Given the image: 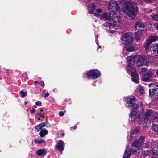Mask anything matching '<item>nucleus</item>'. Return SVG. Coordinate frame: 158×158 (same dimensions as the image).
<instances>
[{
    "mask_svg": "<svg viewBox=\"0 0 158 158\" xmlns=\"http://www.w3.org/2000/svg\"><path fill=\"white\" fill-rule=\"evenodd\" d=\"M137 12L138 10L136 3L128 1L126 3L124 8L123 12L132 19H134L135 18Z\"/></svg>",
    "mask_w": 158,
    "mask_h": 158,
    "instance_id": "obj_1",
    "label": "nucleus"
},
{
    "mask_svg": "<svg viewBox=\"0 0 158 158\" xmlns=\"http://www.w3.org/2000/svg\"><path fill=\"white\" fill-rule=\"evenodd\" d=\"M150 87V96L153 98L158 97V86L155 84L151 83L149 85Z\"/></svg>",
    "mask_w": 158,
    "mask_h": 158,
    "instance_id": "obj_2",
    "label": "nucleus"
},
{
    "mask_svg": "<svg viewBox=\"0 0 158 158\" xmlns=\"http://www.w3.org/2000/svg\"><path fill=\"white\" fill-rule=\"evenodd\" d=\"M119 7L117 2L114 0H110L109 4V9L111 13L114 14L116 11L119 10Z\"/></svg>",
    "mask_w": 158,
    "mask_h": 158,
    "instance_id": "obj_3",
    "label": "nucleus"
},
{
    "mask_svg": "<svg viewBox=\"0 0 158 158\" xmlns=\"http://www.w3.org/2000/svg\"><path fill=\"white\" fill-rule=\"evenodd\" d=\"M110 20H112L114 24V27H120L122 24V23L120 20V16L119 15L114 14L110 13Z\"/></svg>",
    "mask_w": 158,
    "mask_h": 158,
    "instance_id": "obj_4",
    "label": "nucleus"
},
{
    "mask_svg": "<svg viewBox=\"0 0 158 158\" xmlns=\"http://www.w3.org/2000/svg\"><path fill=\"white\" fill-rule=\"evenodd\" d=\"M144 139V137L141 136L139 139H135L132 143V146L136 147L138 150L141 149Z\"/></svg>",
    "mask_w": 158,
    "mask_h": 158,
    "instance_id": "obj_5",
    "label": "nucleus"
},
{
    "mask_svg": "<svg viewBox=\"0 0 158 158\" xmlns=\"http://www.w3.org/2000/svg\"><path fill=\"white\" fill-rule=\"evenodd\" d=\"M154 71L153 70H150L147 71L145 75L143 76L142 81L145 82H149L151 81L152 79L153 78Z\"/></svg>",
    "mask_w": 158,
    "mask_h": 158,
    "instance_id": "obj_6",
    "label": "nucleus"
},
{
    "mask_svg": "<svg viewBox=\"0 0 158 158\" xmlns=\"http://www.w3.org/2000/svg\"><path fill=\"white\" fill-rule=\"evenodd\" d=\"M148 58L146 56H142L139 57L137 61V65L138 66H142L148 64Z\"/></svg>",
    "mask_w": 158,
    "mask_h": 158,
    "instance_id": "obj_7",
    "label": "nucleus"
},
{
    "mask_svg": "<svg viewBox=\"0 0 158 158\" xmlns=\"http://www.w3.org/2000/svg\"><path fill=\"white\" fill-rule=\"evenodd\" d=\"M121 40L126 44L131 43L133 41L132 36L128 33H125L123 34L122 36Z\"/></svg>",
    "mask_w": 158,
    "mask_h": 158,
    "instance_id": "obj_8",
    "label": "nucleus"
},
{
    "mask_svg": "<svg viewBox=\"0 0 158 158\" xmlns=\"http://www.w3.org/2000/svg\"><path fill=\"white\" fill-rule=\"evenodd\" d=\"M100 72L97 70H94L88 72L87 73V76L89 79L92 78H96L100 75Z\"/></svg>",
    "mask_w": 158,
    "mask_h": 158,
    "instance_id": "obj_9",
    "label": "nucleus"
},
{
    "mask_svg": "<svg viewBox=\"0 0 158 158\" xmlns=\"http://www.w3.org/2000/svg\"><path fill=\"white\" fill-rule=\"evenodd\" d=\"M136 98L133 96H131L130 97H127L125 99V102L126 103L129 104V107H131L134 106L135 105L133 103L135 101Z\"/></svg>",
    "mask_w": 158,
    "mask_h": 158,
    "instance_id": "obj_10",
    "label": "nucleus"
},
{
    "mask_svg": "<svg viewBox=\"0 0 158 158\" xmlns=\"http://www.w3.org/2000/svg\"><path fill=\"white\" fill-rule=\"evenodd\" d=\"M152 158H156L158 156L157 152L158 151V147L155 145L154 148L152 149Z\"/></svg>",
    "mask_w": 158,
    "mask_h": 158,
    "instance_id": "obj_11",
    "label": "nucleus"
},
{
    "mask_svg": "<svg viewBox=\"0 0 158 158\" xmlns=\"http://www.w3.org/2000/svg\"><path fill=\"white\" fill-rule=\"evenodd\" d=\"M153 113L152 110L150 109L145 112V114L144 121L145 122H147L150 118V117Z\"/></svg>",
    "mask_w": 158,
    "mask_h": 158,
    "instance_id": "obj_12",
    "label": "nucleus"
},
{
    "mask_svg": "<svg viewBox=\"0 0 158 158\" xmlns=\"http://www.w3.org/2000/svg\"><path fill=\"white\" fill-rule=\"evenodd\" d=\"M131 149L129 146H127V149L125 151L124 156L123 158H130L131 156Z\"/></svg>",
    "mask_w": 158,
    "mask_h": 158,
    "instance_id": "obj_13",
    "label": "nucleus"
},
{
    "mask_svg": "<svg viewBox=\"0 0 158 158\" xmlns=\"http://www.w3.org/2000/svg\"><path fill=\"white\" fill-rule=\"evenodd\" d=\"M131 76L132 77H133L132 78V81L136 83H138L139 81V79L137 73L136 71L132 72Z\"/></svg>",
    "mask_w": 158,
    "mask_h": 158,
    "instance_id": "obj_14",
    "label": "nucleus"
},
{
    "mask_svg": "<svg viewBox=\"0 0 158 158\" xmlns=\"http://www.w3.org/2000/svg\"><path fill=\"white\" fill-rule=\"evenodd\" d=\"M135 108L136 110H140L141 112H143V107L142 102H139L137 104L135 105L134 106V108Z\"/></svg>",
    "mask_w": 158,
    "mask_h": 158,
    "instance_id": "obj_15",
    "label": "nucleus"
},
{
    "mask_svg": "<svg viewBox=\"0 0 158 158\" xmlns=\"http://www.w3.org/2000/svg\"><path fill=\"white\" fill-rule=\"evenodd\" d=\"M56 147L57 148V149L60 151H62L64 150V145H63V141L62 140L60 141L56 145Z\"/></svg>",
    "mask_w": 158,
    "mask_h": 158,
    "instance_id": "obj_16",
    "label": "nucleus"
},
{
    "mask_svg": "<svg viewBox=\"0 0 158 158\" xmlns=\"http://www.w3.org/2000/svg\"><path fill=\"white\" fill-rule=\"evenodd\" d=\"M151 51L152 54L154 56H158V44H156L155 46H153L152 48Z\"/></svg>",
    "mask_w": 158,
    "mask_h": 158,
    "instance_id": "obj_17",
    "label": "nucleus"
},
{
    "mask_svg": "<svg viewBox=\"0 0 158 158\" xmlns=\"http://www.w3.org/2000/svg\"><path fill=\"white\" fill-rule=\"evenodd\" d=\"M126 49L127 51L128 52L135 51L137 50V48L132 45H129L126 47Z\"/></svg>",
    "mask_w": 158,
    "mask_h": 158,
    "instance_id": "obj_18",
    "label": "nucleus"
},
{
    "mask_svg": "<svg viewBox=\"0 0 158 158\" xmlns=\"http://www.w3.org/2000/svg\"><path fill=\"white\" fill-rule=\"evenodd\" d=\"M47 152L45 149H41L39 150L36 152V154L37 155L39 156H44L46 154Z\"/></svg>",
    "mask_w": 158,
    "mask_h": 158,
    "instance_id": "obj_19",
    "label": "nucleus"
},
{
    "mask_svg": "<svg viewBox=\"0 0 158 158\" xmlns=\"http://www.w3.org/2000/svg\"><path fill=\"white\" fill-rule=\"evenodd\" d=\"M144 27V25L143 23L142 22H137L135 23V30H136L138 27L143 28Z\"/></svg>",
    "mask_w": 158,
    "mask_h": 158,
    "instance_id": "obj_20",
    "label": "nucleus"
},
{
    "mask_svg": "<svg viewBox=\"0 0 158 158\" xmlns=\"http://www.w3.org/2000/svg\"><path fill=\"white\" fill-rule=\"evenodd\" d=\"M99 18L101 20L105 19L110 20L111 19L108 16L107 13H104L102 15H101L100 16Z\"/></svg>",
    "mask_w": 158,
    "mask_h": 158,
    "instance_id": "obj_21",
    "label": "nucleus"
},
{
    "mask_svg": "<svg viewBox=\"0 0 158 158\" xmlns=\"http://www.w3.org/2000/svg\"><path fill=\"white\" fill-rule=\"evenodd\" d=\"M155 145H156L152 144V143L149 141H147L145 144V148H151L152 149L154 148V146Z\"/></svg>",
    "mask_w": 158,
    "mask_h": 158,
    "instance_id": "obj_22",
    "label": "nucleus"
},
{
    "mask_svg": "<svg viewBox=\"0 0 158 158\" xmlns=\"http://www.w3.org/2000/svg\"><path fill=\"white\" fill-rule=\"evenodd\" d=\"M48 133V131L45 129H43L39 133V135L41 137H43Z\"/></svg>",
    "mask_w": 158,
    "mask_h": 158,
    "instance_id": "obj_23",
    "label": "nucleus"
},
{
    "mask_svg": "<svg viewBox=\"0 0 158 158\" xmlns=\"http://www.w3.org/2000/svg\"><path fill=\"white\" fill-rule=\"evenodd\" d=\"M136 57L135 56H128L127 58V60L128 62H129V64H130V62H131V63L132 64V63L134 64V62L135 58Z\"/></svg>",
    "mask_w": 158,
    "mask_h": 158,
    "instance_id": "obj_24",
    "label": "nucleus"
},
{
    "mask_svg": "<svg viewBox=\"0 0 158 158\" xmlns=\"http://www.w3.org/2000/svg\"><path fill=\"white\" fill-rule=\"evenodd\" d=\"M158 39V37L156 36H150L148 40L151 43L152 42L156 41Z\"/></svg>",
    "mask_w": 158,
    "mask_h": 158,
    "instance_id": "obj_25",
    "label": "nucleus"
},
{
    "mask_svg": "<svg viewBox=\"0 0 158 158\" xmlns=\"http://www.w3.org/2000/svg\"><path fill=\"white\" fill-rule=\"evenodd\" d=\"M104 25L105 27H109L110 29L113 28L114 27L112 23L108 22L105 23H104Z\"/></svg>",
    "mask_w": 158,
    "mask_h": 158,
    "instance_id": "obj_26",
    "label": "nucleus"
},
{
    "mask_svg": "<svg viewBox=\"0 0 158 158\" xmlns=\"http://www.w3.org/2000/svg\"><path fill=\"white\" fill-rule=\"evenodd\" d=\"M44 115L43 114H41L39 113L35 115V118H37L38 120H40V118H44Z\"/></svg>",
    "mask_w": 158,
    "mask_h": 158,
    "instance_id": "obj_27",
    "label": "nucleus"
},
{
    "mask_svg": "<svg viewBox=\"0 0 158 158\" xmlns=\"http://www.w3.org/2000/svg\"><path fill=\"white\" fill-rule=\"evenodd\" d=\"M151 44V43L148 40L145 43L144 47L145 48L146 50H147L149 48Z\"/></svg>",
    "mask_w": 158,
    "mask_h": 158,
    "instance_id": "obj_28",
    "label": "nucleus"
},
{
    "mask_svg": "<svg viewBox=\"0 0 158 158\" xmlns=\"http://www.w3.org/2000/svg\"><path fill=\"white\" fill-rule=\"evenodd\" d=\"M135 39L137 41H139L140 38V35L139 33L135 32Z\"/></svg>",
    "mask_w": 158,
    "mask_h": 158,
    "instance_id": "obj_29",
    "label": "nucleus"
},
{
    "mask_svg": "<svg viewBox=\"0 0 158 158\" xmlns=\"http://www.w3.org/2000/svg\"><path fill=\"white\" fill-rule=\"evenodd\" d=\"M153 131L155 132H158V125L154 123L152 126Z\"/></svg>",
    "mask_w": 158,
    "mask_h": 158,
    "instance_id": "obj_30",
    "label": "nucleus"
},
{
    "mask_svg": "<svg viewBox=\"0 0 158 158\" xmlns=\"http://www.w3.org/2000/svg\"><path fill=\"white\" fill-rule=\"evenodd\" d=\"M137 110H135V109L134 108V106H133V109L131 111V115L132 116H134L136 115L137 114L136 111Z\"/></svg>",
    "mask_w": 158,
    "mask_h": 158,
    "instance_id": "obj_31",
    "label": "nucleus"
},
{
    "mask_svg": "<svg viewBox=\"0 0 158 158\" xmlns=\"http://www.w3.org/2000/svg\"><path fill=\"white\" fill-rule=\"evenodd\" d=\"M137 89L141 94H143V90L140 85H139L138 86Z\"/></svg>",
    "mask_w": 158,
    "mask_h": 158,
    "instance_id": "obj_32",
    "label": "nucleus"
},
{
    "mask_svg": "<svg viewBox=\"0 0 158 158\" xmlns=\"http://www.w3.org/2000/svg\"><path fill=\"white\" fill-rule=\"evenodd\" d=\"M147 70V69L145 67H143L141 69V70H139V73L141 74H143Z\"/></svg>",
    "mask_w": 158,
    "mask_h": 158,
    "instance_id": "obj_33",
    "label": "nucleus"
},
{
    "mask_svg": "<svg viewBox=\"0 0 158 158\" xmlns=\"http://www.w3.org/2000/svg\"><path fill=\"white\" fill-rule=\"evenodd\" d=\"M45 142V141L44 140H39L38 139H36L35 140V143H38L40 144L41 143H44Z\"/></svg>",
    "mask_w": 158,
    "mask_h": 158,
    "instance_id": "obj_34",
    "label": "nucleus"
},
{
    "mask_svg": "<svg viewBox=\"0 0 158 158\" xmlns=\"http://www.w3.org/2000/svg\"><path fill=\"white\" fill-rule=\"evenodd\" d=\"M39 130H41L42 129V128L43 127L45 126V123L44 122H43L41 123L39 125Z\"/></svg>",
    "mask_w": 158,
    "mask_h": 158,
    "instance_id": "obj_35",
    "label": "nucleus"
},
{
    "mask_svg": "<svg viewBox=\"0 0 158 158\" xmlns=\"http://www.w3.org/2000/svg\"><path fill=\"white\" fill-rule=\"evenodd\" d=\"M20 93L21 94L23 97H26L27 94V92H23L22 91H20Z\"/></svg>",
    "mask_w": 158,
    "mask_h": 158,
    "instance_id": "obj_36",
    "label": "nucleus"
},
{
    "mask_svg": "<svg viewBox=\"0 0 158 158\" xmlns=\"http://www.w3.org/2000/svg\"><path fill=\"white\" fill-rule=\"evenodd\" d=\"M154 120L157 122H158V113H156L154 116Z\"/></svg>",
    "mask_w": 158,
    "mask_h": 158,
    "instance_id": "obj_37",
    "label": "nucleus"
},
{
    "mask_svg": "<svg viewBox=\"0 0 158 158\" xmlns=\"http://www.w3.org/2000/svg\"><path fill=\"white\" fill-rule=\"evenodd\" d=\"M152 18L155 20L158 21V14L154 15L152 17Z\"/></svg>",
    "mask_w": 158,
    "mask_h": 158,
    "instance_id": "obj_38",
    "label": "nucleus"
},
{
    "mask_svg": "<svg viewBox=\"0 0 158 158\" xmlns=\"http://www.w3.org/2000/svg\"><path fill=\"white\" fill-rule=\"evenodd\" d=\"M150 153V151H145L144 152V155H145V156H146L148 155Z\"/></svg>",
    "mask_w": 158,
    "mask_h": 158,
    "instance_id": "obj_39",
    "label": "nucleus"
},
{
    "mask_svg": "<svg viewBox=\"0 0 158 158\" xmlns=\"http://www.w3.org/2000/svg\"><path fill=\"white\" fill-rule=\"evenodd\" d=\"M92 14L94 15L96 17H98L99 18L100 16L101 15H99L98 14H97L96 13H92Z\"/></svg>",
    "mask_w": 158,
    "mask_h": 158,
    "instance_id": "obj_40",
    "label": "nucleus"
},
{
    "mask_svg": "<svg viewBox=\"0 0 158 158\" xmlns=\"http://www.w3.org/2000/svg\"><path fill=\"white\" fill-rule=\"evenodd\" d=\"M59 115L60 116H62L64 115V113L62 111H60L59 112Z\"/></svg>",
    "mask_w": 158,
    "mask_h": 158,
    "instance_id": "obj_41",
    "label": "nucleus"
},
{
    "mask_svg": "<svg viewBox=\"0 0 158 158\" xmlns=\"http://www.w3.org/2000/svg\"><path fill=\"white\" fill-rule=\"evenodd\" d=\"M39 84L42 87H44V82L42 81H41L39 82Z\"/></svg>",
    "mask_w": 158,
    "mask_h": 158,
    "instance_id": "obj_42",
    "label": "nucleus"
},
{
    "mask_svg": "<svg viewBox=\"0 0 158 158\" xmlns=\"http://www.w3.org/2000/svg\"><path fill=\"white\" fill-rule=\"evenodd\" d=\"M35 104L37 106L40 105L41 104V102L40 101H37L35 102Z\"/></svg>",
    "mask_w": 158,
    "mask_h": 158,
    "instance_id": "obj_43",
    "label": "nucleus"
},
{
    "mask_svg": "<svg viewBox=\"0 0 158 158\" xmlns=\"http://www.w3.org/2000/svg\"><path fill=\"white\" fill-rule=\"evenodd\" d=\"M96 11L98 13H101L102 12L101 9H98L96 10Z\"/></svg>",
    "mask_w": 158,
    "mask_h": 158,
    "instance_id": "obj_44",
    "label": "nucleus"
},
{
    "mask_svg": "<svg viewBox=\"0 0 158 158\" xmlns=\"http://www.w3.org/2000/svg\"><path fill=\"white\" fill-rule=\"evenodd\" d=\"M36 111V110L35 109H33L32 110H31V114H34V113Z\"/></svg>",
    "mask_w": 158,
    "mask_h": 158,
    "instance_id": "obj_45",
    "label": "nucleus"
},
{
    "mask_svg": "<svg viewBox=\"0 0 158 158\" xmlns=\"http://www.w3.org/2000/svg\"><path fill=\"white\" fill-rule=\"evenodd\" d=\"M45 125L48 128L50 127L51 126V125L48 123H46V124H45Z\"/></svg>",
    "mask_w": 158,
    "mask_h": 158,
    "instance_id": "obj_46",
    "label": "nucleus"
},
{
    "mask_svg": "<svg viewBox=\"0 0 158 158\" xmlns=\"http://www.w3.org/2000/svg\"><path fill=\"white\" fill-rule=\"evenodd\" d=\"M35 128L37 129V130H38V131L39 132V131L40 130H39V125H37V126H35Z\"/></svg>",
    "mask_w": 158,
    "mask_h": 158,
    "instance_id": "obj_47",
    "label": "nucleus"
},
{
    "mask_svg": "<svg viewBox=\"0 0 158 158\" xmlns=\"http://www.w3.org/2000/svg\"><path fill=\"white\" fill-rule=\"evenodd\" d=\"M44 94L45 95V96H44V98H46L48 97L49 95V94L48 93H44Z\"/></svg>",
    "mask_w": 158,
    "mask_h": 158,
    "instance_id": "obj_48",
    "label": "nucleus"
},
{
    "mask_svg": "<svg viewBox=\"0 0 158 158\" xmlns=\"http://www.w3.org/2000/svg\"><path fill=\"white\" fill-rule=\"evenodd\" d=\"M155 27L157 29H158V23H155Z\"/></svg>",
    "mask_w": 158,
    "mask_h": 158,
    "instance_id": "obj_49",
    "label": "nucleus"
},
{
    "mask_svg": "<svg viewBox=\"0 0 158 158\" xmlns=\"http://www.w3.org/2000/svg\"><path fill=\"white\" fill-rule=\"evenodd\" d=\"M128 139H131V134L130 133V134L129 137V136H128L127 137Z\"/></svg>",
    "mask_w": 158,
    "mask_h": 158,
    "instance_id": "obj_50",
    "label": "nucleus"
},
{
    "mask_svg": "<svg viewBox=\"0 0 158 158\" xmlns=\"http://www.w3.org/2000/svg\"><path fill=\"white\" fill-rule=\"evenodd\" d=\"M139 130L137 129H135V131L136 133H138L139 132Z\"/></svg>",
    "mask_w": 158,
    "mask_h": 158,
    "instance_id": "obj_51",
    "label": "nucleus"
},
{
    "mask_svg": "<svg viewBox=\"0 0 158 158\" xmlns=\"http://www.w3.org/2000/svg\"><path fill=\"white\" fill-rule=\"evenodd\" d=\"M156 75H157V77H158V69H157L156 72Z\"/></svg>",
    "mask_w": 158,
    "mask_h": 158,
    "instance_id": "obj_52",
    "label": "nucleus"
},
{
    "mask_svg": "<svg viewBox=\"0 0 158 158\" xmlns=\"http://www.w3.org/2000/svg\"><path fill=\"white\" fill-rule=\"evenodd\" d=\"M39 82L38 81H35L34 83L35 84H36L38 83H39Z\"/></svg>",
    "mask_w": 158,
    "mask_h": 158,
    "instance_id": "obj_53",
    "label": "nucleus"
},
{
    "mask_svg": "<svg viewBox=\"0 0 158 158\" xmlns=\"http://www.w3.org/2000/svg\"><path fill=\"white\" fill-rule=\"evenodd\" d=\"M145 1L146 2H148V3H151V2H152V0H151V2H148V1Z\"/></svg>",
    "mask_w": 158,
    "mask_h": 158,
    "instance_id": "obj_54",
    "label": "nucleus"
},
{
    "mask_svg": "<svg viewBox=\"0 0 158 158\" xmlns=\"http://www.w3.org/2000/svg\"><path fill=\"white\" fill-rule=\"evenodd\" d=\"M110 32H111V33H114V31H113V30H110Z\"/></svg>",
    "mask_w": 158,
    "mask_h": 158,
    "instance_id": "obj_55",
    "label": "nucleus"
},
{
    "mask_svg": "<svg viewBox=\"0 0 158 158\" xmlns=\"http://www.w3.org/2000/svg\"><path fill=\"white\" fill-rule=\"evenodd\" d=\"M131 150L132 151H133L134 152H136V151H135V150H133V149H131Z\"/></svg>",
    "mask_w": 158,
    "mask_h": 158,
    "instance_id": "obj_56",
    "label": "nucleus"
},
{
    "mask_svg": "<svg viewBox=\"0 0 158 158\" xmlns=\"http://www.w3.org/2000/svg\"><path fill=\"white\" fill-rule=\"evenodd\" d=\"M40 111H41V112H43L44 111V110L42 109H40Z\"/></svg>",
    "mask_w": 158,
    "mask_h": 158,
    "instance_id": "obj_57",
    "label": "nucleus"
},
{
    "mask_svg": "<svg viewBox=\"0 0 158 158\" xmlns=\"http://www.w3.org/2000/svg\"><path fill=\"white\" fill-rule=\"evenodd\" d=\"M77 127V126H75L74 127V129H76Z\"/></svg>",
    "mask_w": 158,
    "mask_h": 158,
    "instance_id": "obj_58",
    "label": "nucleus"
},
{
    "mask_svg": "<svg viewBox=\"0 0 158 158\" xmlns=\"http://www.w3.org/2000/svg\"><path fill=\"white\" fill-rule=\"evenodd\" d=\"M27 104V102H24V105H26Z\"/></svg>",
    "mask_w": 158,
    "mask_h": 158,
    "instance_id": "obj_59",
    "label": "nucleus"
},
{
    "mask_svg": "<svg viewBox=\"0 0 158 158\" xmlns=\"http://www.w3.org/2000/svg\"><path fill=\"white\" fill-rule=\"evenodd\" d=\"M62 136H64V133H62Z\"/></svg>",
    "mask_w": 158,
    "mask_h": 158,
    "instance_id": "obj_60",
    "label": "nucleus"
},
{
    "mask_svg": "<svg viewBox=\"0 0 158 158\" xmlns=\"http://www.w3.org/2000/svg\"><path fill=\"white\" fill-rule=\"evenodd\" d=\"M129 67V66H128V67H127V69H128Z\"/></svg>",
    "mask_w": 158,
    "mask_h": 158,
    "instance_id": "obj_61",
    "label": "nucleus"
}]
</instances>
